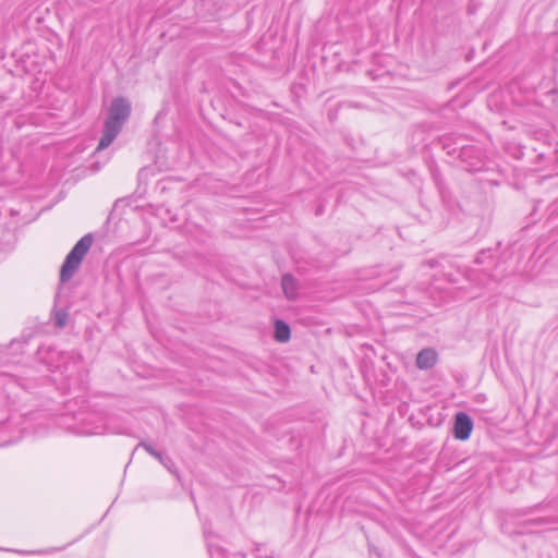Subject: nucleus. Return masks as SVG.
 <instances>
[{"mask_svg": "<svg viewBox=\"0 0 558 558\" xmlns=\"http://www.w3.org/2000/svg\"><path fill=\"white\" fill-rule=\"evenodd\" d=\"M130 114L131 104L129 100L123 97L112 100L97 150L107 148L114 141Z\"/></svg>", "mask_w": 558, "mask_h": 558, "instance_id": "nucleus-1", "label": "nucleus"}, {"mask_svg": "<svg viewBox=\"0 0 558 558\" xmlns=\"http://www.w3.org/2000/svg\"><path fill=\"white\" fill-rule=\"evenodd\" d=\"M93 244L92 234H85L81 238L71 252L66 255L65 260L61 267L60 281H69L74 272L80 268L81 263Z\"/></svg>", "mask_w": 558, "mask_h": 558, "instance_id": "nucleus-2", "label": "nucleus"}, {"mask_svg": "<svg viewBox=\"0 0 558 558\" xmlns=\"http://www.w3.org/2000/svg\"><path fill=\"white\" fill-rule=\"evenodd\" d=\"M473 429L472 418L464 412H459L456 415L453 434L459 440H466L470 438Z\"/></svg>", "mask_w": 558, "mask_h": 558, "instance_id": "nucleus-3", "label": "nucleus"}, {"mask_svg": "<svg viewBox=\"0 0 558 558\" xmlns=\"http://www.w3.org/2000/svg\"><path fill=\"white\" fill-rule=\"evenodd\" d=\"M437 362V353L433 349H423L417 353L416 366L420 369H429Z\"/></svg>", "mask_w": 558, "mask_h": 558, "instance_id": "nucleus-4", "label": "nucleus"}, {"mask_svg": "<svg viewBox=\"0 0 558 558\" xmlns=\"http://www.w3.org/2000/svg\"><path fill=\"white\" fill-rule=\"evenodd\" d=\"M281 287L284 295L289 300H294L298 295V281L293 276L286 274L281 279Z\"/></svg>", "mask_w": 558, "mask_h": 558, "instance_id": "nucleus-5", "label": "nucleus"}, {"mask_svg": "<svg viewBox=\"0 0 558 558\" xmlns=\"http://www.w3.org/2000/svg\"><path fill=\"white\" fill-rule=\"evenodd\" d=\"M291 330L287 323L283 320H276L275 323V339L279 342H287L290 339Z\"/></svg>", "mask_w": 558, "mask_h": 558, "instance_id": "nucleus-6", "label": "nucleus"}, {"mask_svg": "<svg viewBox=\"0 0 558 558\" xmlns=\"http://www.w3.org/2000/svg\"><path fill=\"white\" fill-rule=\"evenodd\" d=\"M143 447L151 457L156 458L163 466H168L169 459L166 458L161 452L157 451L153 446L147 442H141L138 445Z\"/></svg>", "mask_w": 558, "mask_h": 558, "instance_id": "nucleus-7", "label": "nucleus"}, {"mask_svg": "<svg viewBox=\"0 0 558 558\" xmlns=\"http://www.w3.org/2000/svg\"><path fill=\"white\" fill-rule=\"evenodd\" d=\"M68 318H69V314L66 311L64 310H58L56 313H54V323H56V326L59 327V328H63L66 326L68 324Z\"/></svg>", "mask_w": 558, "mask_h": 558, "instance_id": "nucleus-8", "label": "nucleus"}, {"mask_svg": "<svg viewBox=\"0 0 558 558\" xmlns=\"http://www.w3.org/2000/svg\"><path fill=\"white\" fill-rule=\"evenodd\" d=\"M172 466H173V463H172V461L169 459L168 466H166V468H167L170 472H173Z\"/></svg>", "mask_w": 558, "mask_h": 558, "instance_id": "nucleus-9", "label": "nucleus"}]
</instances>
